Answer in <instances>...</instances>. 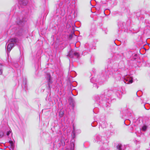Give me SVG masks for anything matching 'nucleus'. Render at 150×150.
Segmentation results:
<instances>
[{
  "instance_id": "1",
  "label": "nucleus",
  "mask_w": 150,
  "mask_h": 150,
  "mask_svg": "<svg viewBox=\"0 0 150 150\" xmlns=\"http://www.w3.org/2000/svg\"><path fill=\"white\" fill-rule=\"evenodd\" d=\"M94 139L93 142L97 143L100 146L108 142V140L105 137L98 134L95 135L94 137Z\"/></svg>"
},
{
  "instance_id": "2",
  "label": "nucleus",
  "mask_w": 150,
  "mask_h": 150,
  "mask_svg": "<svg viewBox=\"0 0 150 150\" xmlns=\"http://www.w3.org/2000/svg\"><path fill=\"white\" fill-rule=\"evenodd\" d=\"M18 40L16 38H12L8 40V42L9 43L7 47V50L8 53L11 50L14 46L15 44H16L18 42Z\"/></svg>"
},
{
  "instance_id": "3",
  "label": "nucleus",
  "mask_w": 150,
  "mask_h": 150,
  "mask_svg": "<svg viewBox=\"0 0 150 150\" xmlns=\"http://www.w3.org/2000/svg\"><path fill=\"white\" fill-rule=\"evenodd\" d=\"M13 30H15L14 33L16 36H20L23 34V30L21 27L17 28H14Z\"/></svg>"
},
{
  "instance_id": "4",
  "label": "nucleus",
  "mask_w": 150,
  "mask_h": 150,
  "mask_svg": "<svg viewBox=\"0 0 150 150\" xmlns=\"http://www.w3.org/2000/svg\"><path fill=\"white\" fill-rule=\"evenodd\" d=\"M67 56H68L69 57L72 58L76 57L77 58H79V54L78 53L74 52L73 50H71L68 53Z\"/></svg>"
},
{
  "instance_id": "5",
  "label": "nucleus",
  "mask_w": 150,
  "mask_h": 150,
  "mask_svg": "<svg viewBox=\"0 0 150 150\" xmlns=\"http://www.w3.org/2000/svg\"><path fill=\"white\" fill-rule=\"evenodd\" d=\"M45 78L47 82L49 88H50L51 86L50 85L52 83V78L50 74H47L45 76Z\"/></svg>"
},
{
  "instance_id": "6",
  "label": "nucleus",
  "mask_w": 150,
  "mask_h": 150,
  "mask_svg": "<svg viewBox=\"0 0 150 150\" xmlns=\"http://www.w3.org/2000/svg\"><path fill=\"white\" fill-rule=\"evenodd\" d=\"M123 81L125 83L130 84L133 82V79L129 76H126L123 79Z\"/></svg>"
},
{
  "instance_id": "7",
  "label": "nucleus",
  "mask_w": 150,
  "mask_h": 150,
  "mask_svg": "<svg viewBox=\"0 0 150 150\" xmlns=\"http://www.w3.org/2000/svg\"><path fill=\"white\" fill-rule=\"evenodd\" d=\"M102 97L101 96H96L95 98V101H96L97 103H99L100 104H103L104 103H106V101L102 100Z\"/></svg>"
},
{
  "instance_id": "8",
  "label": "nucleus",
  "mask_w": 150,
  "mask_h": 150,
  "mask_svg": "<svg viewBox=\"0 0 150 150\" xmlns=\"http://www.w3.org/2000/svg\"><path fill=\"white\" fill-rule=\"evenodd\" d=\"M65 145V142L64 140L62 139H61L60 140L59 139L58 143L57 144L56 146L57 147H59L61 146H64Z\"/></svg>"
},
{
  "instance_id": "9",
  "label": "nucleus",
  "mask_w": 150,
  "mask_h": 150,
  "mask_svg": "<svg viewBox=\"0 0 150 150\" xmlns=\"http://www.w3.org/2000/svg\"><path fill=\"white\" fill-rule=\"evenodd\" d=\"M117 150H125L126 149L125 146L119 144L116 146Z\"/></svg>"
},
{
  "instance_id": "10",
  "label": "nucleus",
  "mask_w": 150,
  "mask_h": 150,
  "mask_svg": "<svg viewBox=\"0 0 150 150\" xmlns=\"http://www.w3.org/2000/svg\"><path fill=\"white\" fill-rule=\"evenodd\" d=\"M18 3L21 6H25L28 3V0H18Z\"/></svg>"
},
{
  "instance_id": "11",
  "label": "nucleus",
  "mask_w": 150,
  "mask_h": 150,
  "mask_svg": "<svg viewBox=\"0 0 150 150\" xmlns=\"http://www.w3.org/2000/svg\"><path fill=\"white\" fill-rule=\"evenodd\" d=\"M25 20H24V18H22V19H21V18H19L17 19V21H16V23L17 24L19 25H21L23 24V23L24 22V21H25Z\"/></svg>"
},
{
  "instance_id": "12",
  "label": "nucleus",
  "mask_w": 150,
  "mask_h": 150,
  "mask_svg": "<svg viewBox=\"0 0 150 150\" xmlns=\"http://www.w3.org/2000/svg\"><path fill=\"white\" fill-rule=\"evenodd\" d=\"M118 26L121 29L124 28L126 26V24L124 22H120L118 23Z\"/></svg>"
},
{
  "instance_id": "13",
  "label": "nucleus",
  "mask_w": 150,
  "mask_h": 150,
  "mask_svg": "<svg viewBox=\"0 0 150 150\" xmlns=\"http://www.w3.org/2000/svg\"><path fill=\"white\" fill-rule=\"evenodd\" d=\"M55 141L54 142V143L53 145H54V146H57V144L58 142L59 141V138L58 137H56L55 139Z\"/></svg>"
},
{
  "instance_id": "14",
  "label": "nucleus",
  "mask_w": 150,
  "mask_h": 150,
  "mask_svg": "<svg viewBox=\"0 0 150 150\" xmlns=\"http://www.w3.org/2000/svg\"><path fill=\"white\" fill-rule=\"evenodd\" d=\"M107 125V123L105 122H103L101 124V127L104 128L106 127Z\"/></svg>"
},
{
  "instance_id": "15",
  "label": "nucleus",
  "mask_w": 150,
  "mask_h": 150,
  "mask_svg": "<svg viewBox=\"0 0 150 150\" xmlns=\"http://www.w3.org/2000/svg\"><path fill=\"white\" fill-rule=\"evenodd\" d=\"M113 93V92L112 90H109L108 91V93L107 94V95L108 97H110L112 95Z\"/></svg>"
},
{
  "instance_id": "16",
  "label": "nucleus",
  "mask_w": 150,
  "mask_h": 150,
  "mask_svg": "<svg viewBox=\"0 0 150 150\" xmlns=\"http://www.w3.org/2000/svg\"><path fill=\"white\" fill-rule=\"evenodd\" d=\"M59 116L60 117H62L64 114V111L63 110H61L59 113Z\"/></svg>"
},
{
  "instance_id": "17",
  "label": "nucleus",
  "mask_w": 150,
  "mask_h": 150,
  "mask_svg": "<svg viewBox=\"0 0 150 150\" xmlns=\"http://www.w3.org/2000/svg\"><path fill=\"white\" fill-rule=\"evenodd\" d=\"M10 144H11V147L12 149L14 148V146L13 142L12 141H9V142Z\"/></svg>"
},
{
  "instance_id": "18",
  "label": "nucleus",
  "mask_w": 150,
  "mask_h": 150,
  "mask_svg": "<svg viewBox=\"0 0 150 150\" xmlns=\"http://www.w3.org/2000/svg\"><path fill=\"white\" fill-rule=\"evenodd\" d=\"M118 76L115 77V79L117 80H119L121 79V76L120 74H118Z\"/></svg>"
},
{
  "instance_id": "19",
  "label": "nucleus",
  "mask_w": 150,
  "mask_h": 150,
  "mask_svg": "<svg viewBox=\"0 0 150 150\" xmlns=\"http://www.w3.org/2000/svg\"><path fill=\"white\" fill-rule=\"evenodd\" d=\"M146 128H147L145 126H143L142 128V130L144 131H145L146 130Z\"/></svg>"
},
{
  "instance_id": "20",
  "label": "nucleus",
  "mask_w": 150,
  "mask_h": 150,
  "mask_svg": "<svg viewBox=\"0 0 150 150\" xmlns=\"http://www.w3.org/2000/svg\"><path fill=\"white\" fill-rule=\"evenodd\" d=\"M4 135V133L1 131H0V138L2 137Z\"/></svg>"
},
{
  "instance_id": "21",
  "label": "nucleus",
  "mask_w": 150,
  "mask_h": 150,
  "mask_svg": "<svg viewBox=\"0 0 150 150\" xmlns=\"http://www.w3.org/2000/svg\"><path fill=\"white\" fill-rule=\"evenodd\" d=\"M11 131L9 130L8 131H7L6 132V135L7 136H9V134L11 133Z\"/></svg>"
},
{
  "instance_id": "22",
  "label": "nucleus",
  "mask_w": 150,
  "mask_h": 150,
  "mask_svg": "<svg viewBox=\"0 0 150 150\" xmlns=\"http://www.w3.org/2000/svg\"><path fill=\"white\" fill-rule=\"evenodd\" d=\"M93 86L94 87H96L97 88H98V86H97V84L96 83L93 84Z\"/></svg>"
},
{
  "instance_id": "23",
  "label": "nucleus",
  "mask_w": 150,
  "mask_h": 150,
  "mask_svg": "<svg viewBox=\"0 0 150 150\" xmlns=\"http://www.w3.org/2000/svg\"><path fill=\"white\" fill-rule=\"evenodd\" d=\"M94 78H92L91 79V81L92 83H93V80H94Z\"/></svg>"
},
{
  "instance_id": "24",
  "label": "nucleus",
  "mask_w": 150,
  "mask_h": 150,
  "mask_svg": "<svg viewBox=\"0 0 150 150\" xmlns=\"http://www.w3.org/2000/svg\"><path fill=\"white\" fill-rule=\"evenodd\" d=\"M74 131H73V133H74L73 135L72 136V138L73 139H74L75 137V133H74Z\"/></svg>"
},
{
  "instance_id": "25",
  "label": "nucleus",
  "mask_w": 150,
  "mask_h": 150,
  "mask_svg": "<svg viewBox=\"0 0 150 150\" xmlns=\"http://www.w3.org/2000/svg\"><path fill=\"white\" fill-rule=\"evenodd\" d=\"M101 80H102V82H103L105 80V79H103L102 78L101 79Z\"/></svg>"
},
{
  "instance_id": "26",
  "label": "nucleus",
  "mask_w": 150,
  "mask_h": 150,
  "mask_svg": "<svg viewBox=\"0 0 150 150\" xmlns=\"http://www.w3.org/2000/svg\"><path fill=\"white\" fill-rule=\"evenodd\" d=\"M2 71L1 69H0V75H1L2 74Z\"/></svg>"
},
{
  "instance_id": "27",
  "label": "nucleus",
  "mask_w": 150,
  "mask_h": 150,
  "mask_svg": "<svg viewBox=\"0 0 150 150\" xmlns=\"http://www.w3.org/2000/svg\"><path fill=\"white\" fill-rule=\"evenodd\" d=\"M15 65H16V66H16V67H18V64H15Z\"/></svg>"
},
{
  "instance_id": "28",
  "label": "nucleus",
  "mask_w": 150,
  "mask_h": 150,
  "mask_svg": "<svg viewBox=\"0 0 150 150\" xmlns=\"http://www.w3.org/2000/svg\"><path fill=\"white\" fill-rule=\"evenodd\" d=\"M88 45L87 44H86L85 45V47H86Z\"/></svg>"
},
{
  "instance_id": "29",
  "label": "nucleus",
  "mask_w": 150,
  "mask_h": 150,
  "mask_svg": "<svg viewBox=\"0 0 150 150\" xmlns=\"http://www.w3.org/2000/svg\"><path fill=\"white\" fill-rule=\"evenodd\" d=\"M100 150H104L103 148H102L100 149Z\"/></svg>"
},
{
  "instance_id": "30",
  "label": "nucleus",
  "mask_w": 150,
  "mask_h": 150,
  "mask_svg": "<svg viewBox=\"0 0 150 150\" xmlns=\"http://www.w3.org/2000/svg\"><path fill=\"white\" fill-rule=\"evenodd\" d=\"M137 54H135V56H137Z\"/></svg>"
},
{
  "instance_id": "31",
  "label": "nucleus",
  "mask_w": 150,
  "mask_h": 150,
  "mask_svg": "<svg viewBox=\"0 0 150 150\" xmlns=\"http://www.w3.org/2000/svg\"><path fill=\"white\" fill-rule=\"evenodd\" d=\"M91 125H92V126H93V125H92V124H91Z\"/></svg>"
}]
</instances>
